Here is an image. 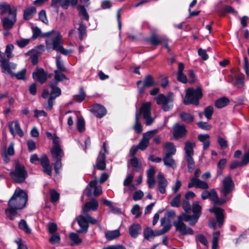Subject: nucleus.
Instances as JSON below:
<instances>
[{"label": "nucleus", "instance_id": "obj_51", "mask_svg": "<svg viewBox=\"0 0 249 249\" xmlns=\"http://www.w3.org/2000/svg\"><path fill=\"white\" fill-rule=\"evenodd\" d=\"M60 197L59 194L55 190H52L50 191V200L52 203H54L57 202Z\"/></svg>", "mask_w": 249, "mask_h": 249}, {"label": "nucleus", "instance_id": "obj_56", "mask_svg": "<svg viewBox=\"0 0 249 249\" xmlns=\"http://www.w3.org/2000/svg\"><path fill=\"white\" fill-rule=\"evenodd\" d=\"M198 127L201 129L210 130L212 128V125L208 122H199L197 123Z\"/></svg>", "mask_w": 249, "mask_h": 249}, {"label": "nucleus", "instance_id": "obj_37", "mask_svg": "<svg viewBox=\"0 0 249 249\" xmlns=\"http://www.w3.org/2000/svg\"><path fill=\"white\" fill-rule=\"evenodd\" d=\"M36 12V8L34 6L26 8L23 12V19L26 20L31 19Z\"/></svg>", "mask_w": 249, "mask_h": 249}, {"label": "nucleus", "instance_id": "obj_48", "mask_svg": "<svg viewBox=\"0 0 249 249\" xmlns=\"http://www.w3.org/2000/svg\"><path fill=\"white\" fill-rule=\"evenodd\" d=\"M142 230V227L139 224H133L129 228V233H139Z\"/></svg>", "mask_w": 249, "mask_h": 249}, {"label": "nucleus", "instance_id": "obj_18", "mask_svg": "<svg viewBox=\"0 0 249 249\" xmlns=\"http://www.w3.org/2000/svg\"><path fill=\"white\" fill-rule=\"evenodd\" d=\"M165 37L159 36L155 33H152L149 37L146 38L145 40L151 45L156 47L162 44L163 40Z\"/></svg>", "mask_w": 249, "mask_h": 249}, {"label": "nucleus", "instance_id": "obj_13", "mask_svg": "<svg viewBox=\"0 0 249 249\" xmlns=\"http://www.w3.org/2000/svg\"><path fill=\"white\" fill-rule=\"evenodd\" d=\"M156 132L157 130H153L143 133L142 140L137 145L140 150L143 151L146 149L149 144V140Z\"/></svg>", "mask_w": 249, "mask_h": 249}, {"label": "nucleus", "instance_id": "obj_17", "mask_svg": "<svg viewBox=\"0 0 249 249\" xmlns=\"http://www.w3.org/2000/svg\"><path fill=\"white\" fill-rule=\"evenodd\" d=\"M173 225L176 228V231L179 233H193V229L188 227L186 224L178 219L176 221L173 222Z\"/></svg>", "mask_w": 249, "mask_h": 249}, {"label": "nucleus", "instance_id": "obj_5", "mask_svg": "<svg viewBox=\"0 0 249 249\" xmlns=\"http://www.w3.org/2000/svg\"><path fill=\"white\" fill-rule=\"evenodd\" d=\"M173 93L169 92L167 96L163 94H159L156 97L158 105H161L162 110L164 111H169L173 107Z\"/></svg>", "mask_w": 249, "mask_h": 249}, {"label": "nucleus", "instance_id": "obj_55", "mask_svg": "<svg viewBox=\"0 0 249 249\" xmlns=\"http://www.w3.org/2000/svg\"><path fill=\"white\" fill-rule=\"evenodd\" d=\"M187 161V167L190 173L192 172L195 168V161L192 157H186Z\"/></svg>", "mask_w": 249, "mask_h": 249}, {"label": "nucleus", "instance_id": "obj_22", "mask_svg": "<svg viewBox=\"0 0 249 249\" xmlns=\"http://www.w3.org/2000/svg\"><path fill=\"white\" fill-rule=\"evenodd\" d=\"M99 206V203L96 198H92L90 201L87 202L83 208L84 214L90 210L96 211Z\"/></svg>", "mask_w": 249, "mask_h": 249}, {"label": "nucleus", "instance_id": "obj_30", "mask_svg": "<svg viewBox=\"0 0 249 249\" xmlns=\"http://www.w3.org/2000/svg\"><path fill=\"white\" fill-rule=\"evenodd\" d=\"M179 117L182 122L188 124L192 123L195 120V117L193 115L183 111L179 114Z\"/></svg>", "mask_w": 249, "mask_h": 249}, {"label": "nucleus", "instance_id": "obj_14", "mask_svg": "<svg viewBox=\"0 0 249 249\" xmlns=\"http://www.w3.org/2000/svg\"><path fill=\"white\" fill-rule=\"evenodd\" d=\"M141 111L143 112V118L145 120L146 125L152 124L154 119L151 116V103L150 102L143 103L141 107Z\"/></svg>", "mask_w": 249, "mask_h": 249}, {"label": "nucleus", "instance_id": "obj_57", "mask_svg": "<svg viewBox=\"0 0 249 249\" xmlns=\"http://www.w3.org/2000/svg\"><path fill=\"white\" fill-rule=\"evenodd\" d=\"M217 142L222 149H224L228 146L227 141L220 136L217 137Z\"/></svg>", "mask_w": 249, "mask_h": 249}, {"label": "nucleus", "instance_id": "obj_26", "mask_svg": "<svg viewBox=\"0 0 249 249\" xmlns=\"http://www.w3.org/2000/svg\"><path fill=\"white\" fill-rule=\"evenodd\" d=\"M77 221L79 226L80 227V230L85 233L87 232L89 228L88 222L86 215L83 216L82 215H79L76 218Z\"/></svg>", "mask_w": 249, "mask_h": 249}, {"label": "nucleus", "instance_id": "obj_11", "mask_svg": "<svg viewBox=\"0 0 249 249\" xmlns=\"http://www.w3.org/2000/svg\"><path fill=\"white\" fill-rule=\"evenodd\" d=\"M209 212L214 214L215 220L217 222V226L219 228H221L224 224L225 220L224 210L220 207L213 206L209 209Z\"/></svg>", "mask_w": 249, "mask_h": 249}, {"label": "nucleus", "instance_id": "obj_38", "mask_svg": "<svg viewBox=\"0 0 249 249\" xmlns=\"http://www.w3.org/2000/svg\"><path fill=\"white\" fill-rule=\"evenodd\" d=\"M77 9L78 11L79 15L81 17V18L84 19L86 21H88L89 17L85 6L82 5H79L77 6Z\"/></svg>", "mask_w": 249, "mask_h": 249}, {"label": "nucleus", "instance_id": "obj_44", "mask_svg": "<svg viewBox=\"0 0 249 249\" xmlns=\"http://www.w3.org/2000/svg\"><path fill=\"white\" fill-rule=\"evenodd\" d=\"M76 124L78 132L82 133L85 130V122L83 117L77 118Z\"/></svg>", "mask_w": 249, "mask_h": 249}, {"label": "nucleus", "instance_id": "obj_53", "mask_svg": "<svg viewBox=\"0 0 249 249\" xmlns=\"http://www.w3.org/2000/svg\"><path fill=\"white\" fill-rule=\"evenodd\" d=\"M47 228L49 233H56L57 225L54 222H49L47 224Z\"/></svg>", "mask_w": 249, "mask_h": 249}, {"label": "nucleus", "instance_id": "obj_27", "mask_svg": "<svg viewBox=\"0 0 249 249\" xmlns=\"http://www.w3.org/2000/svg\"><path fill=\"white\" fill-rule=\"evenodd\" d=\"M188 213L185 212V213L178 215V219L182 222H189V224L190 226L195 225L197 221L194 219L193 215H189Z\"/></svg>", "mask_w": 249, "mask_h": 249}, {"label": "nucleus", "instance_id": "obj_52", "mask_svg": "<svg viewBox=\"0 0 249 249\" xmlns=\"http://www.w3.org/2000/svg\"><path fill=\"white\" fill-rule=\"evenodd\" d=\"M56 98L52 96H49L46 104L44 106L45 108L47 110H51L53 108L54 101Z\"/></svg>", "mask_w": 249, "mask_h": 249}, {"label": "nucleus", "instance_id": "obj_39", "mask_svg": "<svg viewBox=\"0 0 249 249\" xmlns=\"http://www.w3.org/2000/svg\"><path fill=\"white\" fill-rule=\"evenodd\" d=\"M164 164L167 167L174 168V166H176V163L174 159L172 158V156L169 154H165L163 158Z\"/></svg>", "mask_w": 249, "mask_h": 249}, {"label": "nucleus", "instance_id": "obj_54", "mask_svg": "<svg viewBox=\"0 0 249 249\" xmlns=\"http://www.w3.org/2000/svg\"><path fill=\"white\" fill-rule=\"evenodd\" d=\"M61 238L59 234H52L49 242L52 245H55L60 243Z\"/></svg>", "mask_w": 249, "mask_h": 249}, {"label": "nucleus", "instance_id": "obj_6", "mask_svg": "<svg viewBox=\"0 0 249 249\" xmlns=\"http://www.w3.org/2000/svg\"><path fill=\"white\" fill-rule=\"evenodd\" d=\"M16 67V65L15 64L10 63V62H9L7 64L3 63L2 71L3 72L7 71L11 77H15L18 80H26V69H23L21 71H18V73H15L12 71V69H15Z\"/></svg>", "mask_w": 249, "mask_h": 249}, {"label": "nucleus", "instance_id": "obj_10", "mask_svg": "<svg viewBox=\"0 0 249 249\" xmlns=\"http://www.w3.org/2000/svg\"><path fill=\"white\" fill-rule=\"evenodd\" d=\"M140 149L139 147L133 145L130 150V155L133 157L130 160V162L131 165L134 168V170L137 172L141 171L142 168V165L141 161L135 156L138 150Z\"/></svg>", "mask_w": 249, "mask_h": 249}, {"label": "nucleus", "instance_id": "obj_45", "mask_svg": "<svg viewBox=\"0 0 249 249\" xmlns=\"http://www.w3.org/2000/svg\"><path fill=\"white\" fill-rule=\"evenodd\" d=\"M79 38L80 40H83L84 36L87 34V30L86 25L81 23L79 24V26L78 28Z\"/></svg>", "mask_w": 249, "mask_h": 249}, {"label": "nucleus", "instance_id": "obj_62", "mask_svg": "<svg viewBox=\"0 0 249 249\" xmlns=\"http://www.w3.org/2000/svg\"><path fill=\"white\" fill-rule=\"evenodd\" d=\"M218 196L216 190L214 189H211L209 197L210 199L214 203L216 200H218Z\"/></svg>", "mask_w": 249, "mask_h": 249}, {"label": "nucleus", "instance_id": "obj_61", "mask_svg": "<svg viewBox=\"0 0 249 249\" xmlns=\"http://www.w3.org/2000/svg\"><path fill=\"white\" fill-rule=\"evenodd\" d=\"M32 31H33V36L32 38L33 39H36L39 36H41V31L40 28H39L38 27L36 26L35 27L32 28Z\"/></svg>", "mask_w": 249, "mask_h": 249}, {"label": "nucleus", "instance_id": "obj_47", "mask_svg": "<svg viewBox=\"0 0 249 249\" xmlns=\"http://www.w3.org/2000/svg\"><path fill=\"white\" fill-rule=\"evenodd\" d=\"M18 227L20 229L23 230L26 233H30L31 230L29 228L26 221L24 219L20 220L18 223Z\"/></svg>", "mask_w": 249, "mask_h": 249}, {"label": "nucleus", "instance_id": "obj_23", "mask_svg": "<svg viewBox=\"0 0 249 249\" xmlns=\"http://www.w3.org/2000/svg\"><path fill=\"white\" fill-rule=\"evenodd\" d=\"M160 225L162 228L158 231L156 233H165L168 232L172 227L170 219L166 217H162L160 219Z\"/></svg>", "mask_w": 249, "mask_h": 249}, {"label": "nucleus", "instance_id": "obj_28", "mask_svg": "<svg viewBox=\"0 0 249 249\" xmlns=\"http://www.w3.org/2000/svg\"><path fill=\"white\" fill-rule=\"evenodd\" d=\"M201 206L199 205V202L196 201L192 205V211L193 213V217L197 222L199 218L201 215Z\"/></svg>", "mask_w": 249, "mask_h": 249}, {"label": "nucleus", "instance_id": "obj_16", "mask_svg": "<svg viewBox=\"0 0 249 249\" xmlns=\"http://www.w3.org/2000/svg\"><path fill=\"white\" fill-rule=\"evenodd\" d=\"M90 111L97 118L101 119L107 113L105 107L100 104L96 103L93 105L90 109Z\"/></svg>", "mask_w": 249, "mask_h": 249}, {"label": "nucleus", "instance_id": "obj_46", "mask_svg": "<svg viewBox=\"0 0 249 249\" xmlns=\"http://www.w3.org/2000/svg\"><path fill=\"white\" fill-rule=\"evenodd\" d=\"M213 112L214 110L213 107L212 106H209L204 108L203 114L208 120H211Z\"/></svg>", "mask_w": 249, "mask_h": 249}, {"label": "nucleus", "instance_id": "obj_3", "mask_svg": "<svg viewBox=\"0 0 249 249\" xmlns=\"http://www.w3.org/2000/svg\"><path fill=\"white\" fill-rule=\"evenodd\" d=\"M9 175L15 183L20 184L25 181L28 177V172L25 166L19 161L16 160L14 169L10 172Z\"/></svg>", "mask_w": 249, "mask_h": 249}, {"label": "nucleus", "instance_id": "obj_9", "mask_svg": "<svg viewBox=\"0 0 249 249\" xmlns=\"http://www.w3.org/2000/svg\"><path fill=\"white\" fill-rule=\"evenodd\" d=\"M78 0H52L51 6L58 8L59 4L63 9L67 10L70 6L74 7L78 3Z\"/></svg>", "mask_w": 249, "mask_h": 249}, {"label": "nucleus", "instance_id": "obj_59", "mask_svg": "<svg viewBox=\"0 0 249 249\" xmlns=\"http://www.w3.org/2000/svg\"><path fill=\"white\" fill-rule=\"evenodd\" d=\"M14 48V46L13 44H9L6 45L5 49V53L6 54L7 57L9 58H11L13 56V55L12 53V52Z\"/></svg>", "mask_w": 249, "mask_h": 249}, {"label": "nucleus", "instance_id": "obj_34", "mask_svg": "<svg viewBox=\"0 0 249 249\" xmlns=\"http://www.w3.org/2000/svg\"><path fill=\"white\" fill-rule=\"evenodd\" d=\"M62 72H63L59 71L58 70H55L54 71V78L50 82L58 84L60 82L64 80L67 79L66 76Z\"/></svg>", "mask_w": 249, "mask_h": 249}, {"label": "nucleus", "instance_id": "obj_64", "mask_svg": "<svg viewBox=\"0 0 249 249\" xmlns=\"http://www.w3.org/2000/svg\"><path fill=\"white\" fill-rule=\"evenodd\" d=\"M249 163V148L248 151L245 153L241 161V165L245 166Z\"/></svg>", "mask_w": 249, "mask_h": 249}, {"label": "nucleus", "instance_id": "obj_24", "mask_svg": "<svg viewBox=\"0 0 249 249\" xmlns=\"http://www.w3.org/2000/svg\"><path fill=\"white\" fill-rule=\"evenodd\" d=\"M0 10H1L0 14L1 15L8 13L9 15L17 17V9L15 8L13 10L10 5L6 2L0 3Z\"/></svg>", "mask_w": 249, "mask_h": 249}, {"label": "nucleus", "instance_id": "obj_36", "mask_svg": "<svg viewBox=\"0 0 249 249\" xmlns=\"http://www.w3.org/2000/svg\"><path fill=\"white\" fill-rule=\"evenodd\" d=\"M70 241L67 242V244L71 247H73L80 244L82 242V239L78 236V234H69Z\"/></svg>", "mask_w": 249, "mask_h": 249}, {"label": "nucleus", "instance_id": "obj_19", "mask_svg": "<svg viewBox=\"0 0 249 249\" xmlns=\"http://www.w3.org/2000/svg\"><path fill=\"white\" fill-rule=\"evenodd\" d=\"M40 164L43 168V171L50 177L52 175V169L50 164V160L46 154H43L40 158Z\"/></svg>", "mask_w": 249, "mask_h": 249}, {"label": "nucleus", "instance_id": "obj_50", "mask_svg": "<svg viewBox=\"0 0 249 249\" xmlns=\"http://www.w3.org/2000/svg\"><path fill=\"white\" fill-rule=\"evenodd\" d=\"M181 195L177 194L171 201L170 204L172 207L178 208L180 202Z\"/></svg>", "mask_w": 249, "mask_h": 249}, {"label": "nucleus", "instance_id": "obj_1", "mask_svg": "<svg viewBox=\"0 0 249 249\" xmlns=\"http://www.w3.org/2000/svg\"><path fill=\"white\" fill-rule=\"evenodd\" d=\"M28 201V195L23 190L17 188L9 200L7 205L8 208L5 209V213L8 218L13 220L18 214V210L23 209Z\"/></svg>", "mask_w": 249, "mask_h": 249}, {"label": "nucleus", "instance_id": "obj_43", "mask_svg": "<svg viewBox=\"0 0 249 249\" xmlns=\"http://www.w3.org/2000/svg\"><path fill=\"white\" fill-rule=\"evenodd\" d=\"M227 163L226 159H222L219 160L217 164V174L221 175L223 173V170L224 169Z\"/></svg>", "mask_w": 249, "mask_h": 249}, {"label": "nucleus", "instance_id": "obj_32", "mask_svg": "<svg viewBox=\"0 0 249 249\" xmlns=\"http://www.w3.org/2000/svg\"><path fill=\"white\" fill-rule=\"evenodd\" d=\"M58 84H55L51 82L49 83V86L51 89L50 96H52L55 98L59 96L61 94V90L60 88L58 87Z\"/></svg>", "mask_w": 249, "mask_h": 249}, {"label": "nucleus", "instance_id": "obj_49", "mask_svg": "<svg viewBox=\"0 0 249 249\" xmlns=\"http://www.w3.org/2000/svg\"><path fill=\"white\" fill-rule=\"evenodd\" d=\"M56 66L57 69L59 71L65 72L67 71L66 68L65 67L63 62L60 60V56L56 59Z\"/></svg>", "mask_w": 249, "mask_h": 249}, {"label": "nucleus", "instance_id": "obj_7", "mask_svg": "<svg viewBox=\"0 0 249 249\" xmlns=\"http://www.w3.org/2000/svg\"><path fill=\"white\" fill-rule=\"evenodd\" d=\"M156 85L153 76L150 74L146 75L143 80H138L136 83L139 94L141 95L144 93L145 88H151Z\"/></svg>", "mask_w": 249, "mask_h": 249}, {"label": "nucleus", "instance_id": "obj_63", "mask_svg": "<svg viewBox=\"0 0 249 249\" xmlns=\"http://www.w3.org/2000/svg\"><path fill=\"white\" fill-rule=\"evenodd\" d=\"M27 145L29 152H32L36 148V142L32 139H30L27 142Z\"/></svg>", "mask_w": 249, "mask_h": 249}, {"label": "nucleus", "instance_id": "obj_60", "mask_svg": "<svg viewBox=\"0 0 249 249\" xmlns=\"http://www.w3.org/2000/svg\"><path fill=\"white\" fill-rule=\"evenodd\" d=\"M196 240L199 241L204 246H208V241L204 234H197L196 236Z\"/></svg>", "mask_w": 249, "mask_h": 249}, {"label": "nucleus", "instance_id": "obj_15", "mask_svg": "<svg viewBox=\"0 0 249 249\" xmlns=\"http://www.w3.org/2000/svg\"><path fill=\"white\" fill-rule=\"evenodd\" d=\"M234 188V183L230 176L226 177L223 181V188L221 191L223 196L226 197Z\"/></svg>", "mask_w": 249, "mask_h": 249}, {"label": "nucleus", "instance_id": "obj_21", "mask_svg": "<svg viewBox=\"0 0 249 249\" xmlns=\"http://www.w3.org/2000/svg\"><path fill=\"white\" fill-rule=\"evenodd\" d=\"M95 168L101 171L105 170L106 168V156L102 154L101 151L99 152L96 159V165L94 166V168Z\"/></svg>", "mask_w": 249, "mask_h": 249}, {"label": "nucleus", "instance_id": "obj_58", "mask_svg": "<svg viewBox=\"0 0 249 249\" xmlns=\"http://www.w3.org/2000/svg\"><path fill=\"white\" fill-rule=\"evenodd\" d=\"M131 212L133 214H136V218H138L142 214L140 212V207L138 204H135L131 210Z\"/></svg>", "mask_w": 249, "mask_h": 249}, {"label": "nucleus", "instance_id": "obj_41", "mask_svg": "<svg viewBox=\"0 0 249 249\" xmlns=\"http://www.w3.org/2000/svg\"><path fill=\"white\" fill-rule=\"evenodd\" d=\"M86 95L84 92L82 87L79 88V94L73 96V100L78 103H81L84 101L86 98Z\"/></svg>", "mask_w": 249, "mask_h": 249}, {"label": "nucleus", "instance_id": "obj_33", "mask_svg": "<svg viewBox=\"0 0 249 249\" xmlns=\"http://www.w3.org/2000/svg\"><path fill=\"white\" fill-rule=\"evenodd\" d=\"M198 140L203 142V150H206L209 147L211 142L210 140V136L208 134H199L198 136Z\"/></svg>", "mask_w": 249, "mask_h": 249}, {"label": "nucleus", "instance_id": "obj_42", "mask_svg": "<svg viewBox=\"0 0 249 249\" xmlns=\"http://www.w3.org/2000/svg\"><path fill=\"white\" fill-rule=\"evenodd\" d=\"M164 147L167 150V152L165 154H169L170 156H172L175 154L176 149L173 142H166Z\"/></svg>", "mask_w": 249, "mask_h": 249}, {"label": "nucleus", "instance_id": "obj_29", "mask_svg": "<svg viewBox=\"0 0 249 249\" xmlns=\"http://www.w3.org/2000/svg\"><path fill=\"white\" fill-rule=\"evenodd\" d=\"M16 21V17L12 16V19H10L7 17H4L2 19V25L5 30H9L12 28L15 22Z\"/></svg>", "mask_w": 249, "mask_h": 249}, {"label": "nucleus", "instance_id": "obj_20", "mask_svg": "<svg viewBox=\"0 0 249 249\" xmlns=\"http://www.w3.org/2000/svg\"><path fill=\"white\" fill-rule=\"evenodd\" d=\"M158 190L162 194H165L166 192V188L168 185V181L165 178L163 174L160 172L157 175Z\"/></svg>", "mask_w": 249, "mask_h": 249}, {"label": "nucleus", "instance_id": "obj_12", "mask_svg": "<svg viewBox=\"0 0 249 249\" xmlns=\"http://www.w3.org/2000/svg\"><path fill=\"white\" fill-rule=\"evenodd\" d=\"M187 130L184 124L176 123L172 128V133L175 139L184 138L187 134Z\"/></svg>", "mask_w": 249, "mask_h": 249}, {"label": "nucleus", "instance_id": "obj_2", "mask_svg": "<svg viewBox=\"0 0 249 249\" xmlns=\"http://www.w3.org/2000/svg\"><path fill=\"white\" fill-rule=\"evenodd\" d=\"M202 97L203 93L201 87H197L196 89L190 88L186 91L183 102L186 106L193 105L197 106Z\"/></svg>", "mask_w": 249, "mask_h": 249}, {"label": "nucleus", "instance_id": "obj_25", "mask_svg": "<svg viewBox=\"0 0 249 249\" xmlns=\"http://www.w3.org/2000/svg\"><path fill=\"white\" fill-rule=\"evenodd\" d=\"M215 11L218 15L221 17L225 16L227 13L234 14L236 13L232 7L228 5L223 7H217Z\"/></svg>", "mask_w": 249, "mask_h": 249}, {"label": "nucleus", "instance_id": "obj_40", "mask_svg": "<svg viewBox=\"0 0 249 249\" xmlns=\"http://www.w3.org/2000/svg\"><path fill=\"white\" fill-rule=\"evenodd\" d=\"M194 145V143L190 141H187L185 142L184 149L187 157H192L194 154L193 147Z\"/></svg>", "mask_w": 249, "mask_h": 249}, {"label": "nucleus", "instance_id": "obj_4", "mask_svg": "<svg viewBox=\"0 0 249 249\" xmlns=\"http://www.w3.org/2000/svg\"><path fill=\"white\" fill-rule=\"evenodd\" d=\"M62 38V36L60 34H58L52 40L46 39L45 43L47 49L48 50L52 49L65 55L71 53V50H66L63 47Z\"/></svg>", "mask_w": 249, "mask_h": 249}, {"label": "nucleus", "instance_id": "obj_8", "mask_svg": "<svg viewBox=\"0 0 249 249\" xmlns=\"http://www.w3.org/2000/svg\"><path fill=\"white\" fill-rule=\"evenodd\" d=\"M32 77L35 81L43 84L48 79V72L44 69L37 67L32 73Z\"/></svg>", "mask_w": 249, "mask_h": 249}, {"label": "nucleus", "instance_id": "obj_35", "mask_svg": "<svg viewBox=\"0 0 249 249\" xmlns=\"http://www.w3.org/2000/svg\"><path fill=\"white\" fill-rule=\"evenodd\" d=\"M51 152L52 156L55 159H62L64 155L63 150L60 146H53L51 150Z\"/></svg>", "mask_w": 249, "mask_h": 249}, {"label": "nucleus", "instance_id": "obj_31", "mask_svg": "<svg viewBox=\"0 0 249 249\" xmlns=\"http://www.w3.org/2000/svg\"><path fill=\"white\" fill-rule=\"evenodd\" d=\"M230 100L227 97L224 96L215 100L214 106L217 108H221L228 106Z\"/></svg>", "mask_w": 249, "mask_h": 249}]
</instances>
